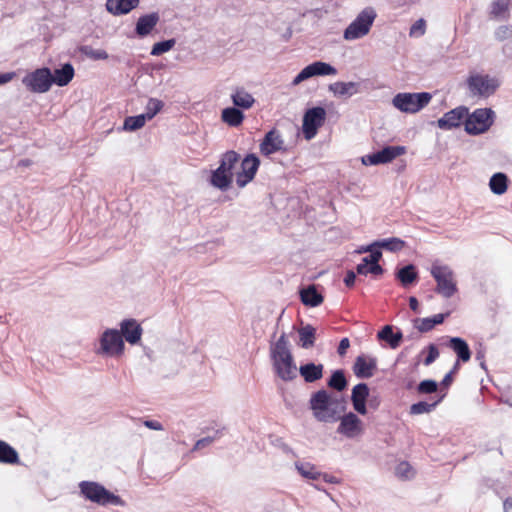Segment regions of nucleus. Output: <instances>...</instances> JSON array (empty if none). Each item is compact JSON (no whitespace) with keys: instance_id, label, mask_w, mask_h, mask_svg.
<instances>
[{"instance_id":"nucleus-35","label":"nucleus","mask_w":512,"mask_h":512,"mask_svg":"<svg viewBox=\"0 0 512 512\" xmlns=\"http://www.w3.org/2000/svg\"><path fill=\"white\" fill-rule=\"evenodd\" d=\"M0 463L18 464V452L7 442L0 440Z\"/></svg>"},{"instance_id":"nucleus-58","label":"nucleus","mask_w":512,"mask_h":512,"mask_svg":"<svg viewBox=\"0 0 512 512\" xmlns=\"http://www.w3.org/2000/svg\"><path fill=\"white\" fill-rule=\"evenodd\" d=\"M384 272L383 268L379 265V263H371L369 264V273L373 275H382Z\"/></svg>"},{"instance_id":"nucleus-1","label":"nucleus","mask_w":512,"mask_h":512,"mask_svg":"<svg viewBox=\"0 0 512 512\" xmlns=\"http://www.w3.org/2000/svg\"><path fill=\"white\" fill-rule=\"evenodd\" d=\"M270 357L275 374L283 381H292L297 377V367L289 348L285 333L270 347Z\"/></svg>"},{"instance_id":"nucleus-2","label":"nucleus","mask_w":512,"mask_h":512,"mask_svg":"<svg viewBox=\"0 0 512 512\" xmlns=\"http://www.w3.org/2000/svg\"><path fill=\"white\" fill-rule=\"evenodd\" d=\"M309 408L314 418L324 423L338 421L340 414L344 410V407H340L339 401L332 398L324 389L318 390L311 395Z\"/></svg>"},{"instance_id":"nucleus-21","label":"nucleus","mask_w":512,"mask_h":512,"mask_svg":"<svg viewBox=\"0 0 512 512\" xmlns=\"http://www.w3.org/2000/svg\"><path fill=\"white\" fill-rule=\"evenodd\" d=\"M328 90L333 93L335 97L349 98L361 92V85L358 82L337 81L330 84Z\"/></svg>"},{"instance_id":"nucleus-11","label":"nucleus","mask_w":512,"mask_h":512,"mask_svg":"<svg viewBox=\"0 0 512 512\" xmlns=\"http://www.w3.org/2000/svg\"><path fill=\"white\" fill-rule=\"evenodd\" d=\"M325 119L326 111L323 107H313L305 112L302 131L306 140H311L316 136L318 129L324 124Z\"/></svg>"},{"instance_id":"nucleus-49","label":"nucleus","mask_w":512,"mask_h":512,"mask_svg":"<svg viewBox=\"0 0 512 512\" xmlns=\"http://www.w3.org/2000/svg\"><path fill=\"white\" fill-rule=\"evenodd\" d=\"M426 32V21L423 18L415 21L409 30L410 37H421Z\"/></svg>"},{"instance_id":"nucleus-61","label":"nucleus","mask_w":512,"mask_h":512,"mask_svg":"<svg viewBox=\"0 0 512 512\" xmlns=\"http://www.w3.org/2000/svg\"><path fill=\"white\" fill-rule=\"evenodd\" d=\"M409 306L410 308L414 311V312H418V307H419V303H418V300L417 298L415 297H410L409 298Z\"/></svg>"},{"instance_id":"nucleus-60","label":"nucleus","mask_w":512,"mask_h":512,"mask_svg":"<svg viewBox=\"0 0 512 512\" xmlns=\"http://www.w3.org/2000/svg\"><path fill=\"white\" fill-rule=\"evenodd\" d=\"M14 77V73H0V85L6 84Z\"/></svg>"},{"instance_id":"nucleus-16","label":"nucleus","mask_w":512,"mask_h":512,"mask_svg":"<svg viewBox=\"0 0 512 512\" xmlns=\"http://www.w3.org/2000/svg\"><path fill=\"white\" fill-rule=\"evenodd\" d=\"M260 153L270 156L279 151H284V140L281 133L276 129L268 131L259 145Z\"/></svg>"},{"instance_id":"nucleus-44","label":"nucleus","mask_w":512,"mask_h":512,"mask_svg":"<svg viewBox=\"0 0 512 512\" xmlns=\"http://www.w3.org/2000/svg\"><path fill=\"white\" fill-rule=\"evenodd\" d=\"M328 386L337 391H343L346 388L347 380L343 370H336L333 372L328 381Z\"/></svg>"},{"instance_id":"nucleus-3","label":"nucleus","mask_w":512,"mask_h":512,"mask_svg":"<svg viewBox=\"0 0 512 512\" xmlns=\"http://www.w3.org/2000/svg\"><path fill=\"white\" fill-rule=\"evenodd\" d=\"M79 489L81 495L98 505L107 506H124L125 502L123 499L107 490L102 484L94 481H81L79 483Z\"/></svg>"},{"instance_id":"nucleus-38","label":"nucleus","mask_w":512,"mask_h":512,"mask_svg":"<svg viewBox=\"0 0 512 512\" xmlns=\"http://www.w3.org/2000/svg\"><path fill=\"white\" fill-rule=\"evenodd\" d=\"M298 333L303 348L308 349L314 345L316 329L312 325L307 324L303 326L299 329Z\"/></svg>"},{"instance_id":"nucleus-30","label":"nucleus","mask_w":512,"mask_h":512,"mask_svg":"<svg viewBox=\"0 0 512 512\" xmlns=\"http://www.w3.org/2000/svg\"><path fill=\"white\" fill-rule=\"evenodd\" d=\"M245 116L237 107H227L222 110L221 119L224 123L231 127H238L242 124Z\"/></svg>"},{"instance_id":"nucleus-59","label":"nucleus","mask_w":512,"mask_h":512,"mask_svg":"<svg viewBox=\"0 0 512 512\" xmlns=\"http://www.w3.org/2000/svg\"><path fill=\"white\" fill-rule=\"evenodd\" d=\"M320 478H322L323 481L326 483L338 484L340 482V480L337 477L326 473H322V476Z\"/></svg>"},{"instance_id":"nucleus-25","label":"nucleus","mask_w":512,"mask_h":512,"mask_svg":"<svg viewBox=\"0 0 512 512\" xmlns=\"http://www.w3.org/2000/svg\"><path fill=\"white\" fill-rule=\"evenodd\" d=\"M300 299L305 306L309 307H317L324 300L314 284L300 290Z\"/></svg>"},{"instance_id":"nucleus-5","label":"nucleus","mask_w":512,"mask_h":512,"mask_svg":"<svg viewBox=\"0 0 512 512\" xmlns=\"http://www.w3.org/2000/svg\"><path fill=\"white\" fill-rule=\"evenodd\" d=\"M430 273L435 279L437 285L435 291L445 298L452 297L457 291L456 281L452 269L447 265L434 262Z\"/></svg>"},{"instance_id":"nucleus-36","label":"nucleus","mask_w":512,"mask_h":512,"mask_svg":"<svg viewBox=\"0 0 512 512\" xmlns=\"http://www.w3.org/2000/svg\"><path fill=\"white\" fill-rule=\"evenodd\" d=\"M396 278L404 287H407L418 278V273L415 266L413 264H409L397 271Z\"/></svg>"},{"instance_id":"nucleus-27","label":"nucleus","mask_w":512,"mask_h":512,"mask_svg":"<svg viewBox=\"0 0 512 512\" xmlns=\"http://www.w3.org/2000/svg\"><path fill=\"white\" fill-rule=\"evenodd\" d=\"M74 77V68L72 64L66 63L60 69H55L52 73V84L60 87L68 85Z\"/></svg>"},{"instance_id":"nucleus-6","label":"nucleus","mask_w":512,"mask_h":512,"mask_svg":"<svg viewBox=\"0 0 512 512\" xmlns=\"http://www.w3.org/2000/svg\"><path fill=\"white\" fill-rule=\"evenodd\" d=\"M432 99V95L428 92L420 93H398L392 99L395 108L404 113H417L426 107Z\"/></svg>"},{"instance_id":"nucleus-19","label":"nucleus","mask_w":512,"mask_h":512,"mask_svg":"<svg viewBox=\"0 0 512 512\" xmlns=\"http://www.w3.org/2000/svg\"><path fill=\"white\" fill-rule=\"evenodd\" d=\"M377 368V359L375 357H367L359 355L354 362L353 372L357 378L367 379L374 375Z\"/></svg>"},{"instance_id":"nucleus-28","label":"nucleus","mask_w":512,"mask_h":512,"mask_svg":"<svg viewBox=\"0 0 512 512\" xmlns=\"http://www.w3.org/2000/svg\"><path fill=\"white\" fill-rule=\"evenodd\" d=\"M448 346L457 354L458 360L467 362L471 358V351L467 342L460 337H451Z\"/></svg>"},{"instance_id":"nucleus-12","label":"nucleus","mask_w":512,"mask_h":512,"mask_svg":"<svg viewBox=\"0 0 512 512\" xmlns=\"http://www.w3.org/2000/svg\"><path fill=\"white\" fill-rule=\"evenodd\" d=\"M337 69L329 63L316 61L304 67L293 79L292 85H299L301 82L314 76L336 75Z\"/></svg>"},{"instance_id":"nucleus-34","label":"nucleus","mask_w":512,"mask_h":512,"mask_svg":"<svg viewBox=\"0 0 512 512\" xmlns=\"http://www.w3.org/2000/svg\"><path fill=\"white\" fill-rule=\"evenodd\" d=\"M378 338L380 340H384L389 343L392 349L397 348L400 345V342L403 338V335L400 331L397 333L393 332L392 326L386 325L378 332Z\"/></svg>"},{"instance_id":"nucleus-43","label":"nucleus","mask_w":512,"mask_h":512,"mask_svg":"<svg viewBox=\"0 0 512 512\" xmlns=\"http://www.w3.org/2000/svg\"><path fill=\"white\" fill-rule=\"evenodd\" d=\"M146 118L143 114L136 116H128L124 120L123 130L125 131H136L142 128L146 123Z\"/></svg>"},{"instance_id":"nucleus-9","label":"nucleus","mask_w":512,"mask_h":512,"mask_svg":"<svg viewBox=\"0 0 512 512\" xmlns=\"http://www.w3.org/2000/svg\"><path fill=\"white\" fill-rule=\"evenodd\" d=\"M22 83L32 93H46L52 86V72L47 67L38 68L27 73Z\"/></svg>"},{"instance_id":"nucleus-52","label":"nucleus","mask_w":512,"mask_h":512,"mask_svg":"<svg viewBox=\"0 0 512 512\" xmlns=\"http://www.w3.org/2000/svg\"><path fill=\"white\" fill-rule=\"evenodd\" d=\"M439 357V351L436 345L429 344L428 346V355L424 359L423 363L425 366L431 365L437 358Z\"/></svg>"},{"instance_id":"nucleus-22","label":"nucleus","mask_w":512,"mask_h":512,"mask_svg":"<svg viewBox=\"0 0 512 512\" xmlns=\"http://www.w3.org/2000/svg\"><path fill=\"white\" fill-rule=\"evenodd\" d=\"M159 14L152 12L149 14L142 15L136 22L135 32L139 37H145L151 33L159 22Z\"/></svg>"},{"instance_id":"nucleus-17","label":"nucleus","mask_w":512,"mask_h":512,"mask_svg":"<svg viewBox=\"0 0 512 512\" xmlns=\"http://www.w3.org/2000/svg\"><path fill=\"white\" fill-rule=\"evenodd\" d=\"M468 115V108L465 106L456 107L446 112L443 117L438 119L437 125L440 129L450 130L452 128L459 127L462 121Z\"/></svg>"},{"instance_id":"nucleus-64","label":"nucleus","mask_w":512,"mask_h":512,"mask_svg":"<svg viewBox=\"0 0 512 512\" xmlns=\"http://www.w3.org/2000/svg\"><path fill=\"white\" fill-rule=\"evenodd\" d=\"M476 359L479 360V361L484 360V352L483 351H478L476 353Z\"/></svg>"},{"instance_id":"nucleus-48","label":"nucleus","mask_w":512,"mask_h":512,"mask_svg":"<svg viewBox=\"0 0 512 512\" xmlns=\"http://www.w3.org/2000/svg\"><path fill=\"white\" fill-rule=\"evenodd\" d=\"M395 473L401 479H410L414 475L411 465L406 461L397 465Z\"/></svg>"},{"instance_id":"nucleus-26","label":"nucleus","mask_w":512,"mask_h":512,"mask_svg":"<svg viewBox=\"0 0 512 512\" xmlns=\"http://www.w3.org/2000/svg\"><path fill=\"white\" fill-rule=\"evenodd\" d=\"M323 365L315 363H307L301 365L299 368L300 375L304 378L305 382L313 383L323 377Z\"/></svg>"},{"instance_id":"nucleus-13","label":"nucleus","mask_w":512,"mask_h":512,"mask_svg":"<svg viewBox=\"0 0 512 512\" xmlns=\"http://www.w3.org/2000/svg\"><path fill=\"white\" fill-rule=\"evenodd\" d=\"M340 421L337 427V433L345 436L348 439H354L363 434L364 428L361 419L353 412L340 415Z\"/></svg>"},{"instance_id":"nucleus-41","label":"nucleus","mask_w":512,"mask_h":512,"mask_svg":"<svg viewBox=\"0 0 512 512\" xmlns=\"http://www.w3.org/2000/svg\"><path fill=\"white\" fill-rule=\"evenodd\" d=\"M164 107V103L162 100L157 98H150L145 106V112L142 113L146 120L153 119Z\"/></svg>"},{"instance_id":"nucleus-31","label":"nucleus","mask_w":512,"mask_h":512,"mask_svg":"<svg viewBox=\"0 0 512 512\" xmlns=\"http://www.w3.org/2000/svg\"><path fill=\"white\" fill-rule=\"evenodd\" d=\"M240 160V155L234 151L229 150L222 154L220 159V165L219 168L223 170L224 172L230 174V176L233 178L234 173L233 170L236 166V164Z\"/></svg>"},{"instance_id":"nucleus-8","label":"nucleus","mask_w":512,"mask_h":512,"mask_svg":"<svg viewBox=\"0 0 512 512\" xmlns=\"http://www.w3.org/2000/svg\"><path fill=\"white\" fill-rule=\"evenodd\" d=\"M125 345L122 335L117 329H106L99 338L98 355L115 357L124 353Z\"/></svg>"},{"instance_id":"nucleus-39","label":"nucleus","mask_w":512,"mask_h":512,"mask_svg":"<svg viewBox=\"0 0 512 512\" xmlns=\"http://www.w3.org/2000/svg\"><path fill=\"white\" fill-rule=\"evenodd\" d=\"M442 401V397L437 399L432 403H428L426 401H419L410 406V414L411 415H420L425 413H430L435 409V407Z\"/></svg>"},{"instance_id":"nucleus-23","label":"nucleus","mask_w":512,"mask_h":512,"mask_svg":"<svg viewBox=\"0 0 512 512\" xmlns=\"http://www.w3.org/2000/svg\"><path fill=\"white\" fill-rule=\"evenodd\" d=\"M140 0H107L106 9L115 16L128 14L139 5Z\"/></svg>"},{"instance_id":"nucleus-40","label":"nucleus","mask_w":512,"mask_h":512,"mask_svg":"<svg viewBox=\"0 0 512 512\" xmlns=\"http://www.w3.org/2000/svg\"><path fill=\"white\" fill-rule=\"evenodd\" d=\"M376 244L378 248H384L390 252H398L405 246V242L396 237L376 241Z\"/></svg>"},{"instance_id":"nucleus-50","label":"nucleus","mask_w":512,"mask_h":512,"mask_svg":"<svg viewBox=\"0 0 512 512\" xmlns=\"http://www.w3.org/2000/svg\"><path fill=\"white\" fill-rule=\"evenodd\" d=\"M365 251H369L370 255L364 257L363 259H367L369 264L378 263L380 258L382 257V252L380 248L377 247L376 241L368 246H366Z\"/></svg>"},{"instance_id":"nucleus-15","label":"nucleus","mask_w":512,"mask_h":512,"mask_svg":"<svg viewBox=\"0 0 512 512\" xmlns=\"http://www.w3.org/2000/svg\"><path fill=\"white\" fill-rule=\"evenodd\" d=\"M405 152L404 146H386L380 151L363 156L362 163L366 166L389 163Z\"/></svg>"},{"instance_id":"nucleus-7","label":"nucleus","mask_w":512,"mask_h":512,"mask_svg":"<svg viewBox=\"0 0 512 512\" xmlns=\"http://www.w3.org/2000/svg\"><path fill=\"white\" fill-rule=\"evenodd\" d=\"M493 123L494 111L490 108H478L467 115L465 131L470 135H479L488 131Z\"/></svg>"},{"instance_id":"nucleus-33","label":"nucleus","mask_w":512,"mask_h":512,"mask_svg":"<svg viewBox=\"0 0 512 512\" xmlns=\"http://www.w3.org/2000/svg\"><path fill=\"white\" fill-rule=\"evenodd\" d=\"M490 190L496 195H502L508 188V177L502 172L493 174L489 180Z\"/></svg>"},{"instance_id":"nucleus-45","label":"nucleus","mask_w":512,"mask_h":512,"mask_svg":"<svg viewBox=\"0 0 512 512\" xmlns=\"http://www.w3.org/2000/svg\"><path fill=\"white\" fill-rule=\"evenodd\" d=\"M175 44L176 40L174 38L157 42L152 46L150 54L152 56H160L170 51L175 46Z\"/></svg>"},{"instance_id":"nucleus-54","label":"nucleus","mask_w":512,"mask_h":512,"mask_svg":"<svg viewBox=\"0 0 512 512\" xmlns=\"http://www.w3.org/2000/svg\"><path fill=\"white\" fill-rule=\"evenodd\" d=\"M356 271L359 275H367L369 273V262L367 259H362L356 267Z\"/></svg>"},{"instance_id":"nucleus-32","label":"nucleus","mask_w":512,"mask_h":512,"mask_svg":"<svg viewBox=\"0 0 512 512\" xmlns=\"http://www.w3.org/2000/svg\"><path fill=\"white\" fill-rule=\"evenodd\" d=\"M448 316V313L446 314H436L432 317H426L415 320V327L420 331L421 333L428 332L432 330L436 325L443 323L445 317Z\"/></svg>"},{"instance_id":"nucleus-42","label":"nucleus","mask_w":512,"mask_h":512,"mask_svg":"<svg viewBox=\"0 0 512 512\" xmlns=\"http://www.w3.org/2000/svg\"><path fill=\"white\" fill-rule=\"evenodd\" d=\"M510 0H493L490 6V14L494 18H505L508 12Z\"/></svg>"},{"instance_id":"nucleus-20","label":"nucleus","mask_w":512,"mask_h":512,"mask_svg":"<svg viewBox=\"0 0 512 512\" xmlns=\"http://www.w3.org/2000/svg\"><path fill=\"white\" fill-rule=\"evenodd\" d=\"M369 397V387L366 383H358L352 389L351 402L354 410L360 415L367 413V399Z\"/></svg>"},{"instance_id":"nucleus-37","label":"nucleus","mask_w":512,"mask_h":512,"mask_svg":"<svg viewBox=\"0 0 512 512\" xmlns=\"http://www.w3.org/2000/svg\"><path fill=\"white\" fill-rule=\"evenodd\" d=\"M295 468L299 472V474L307 479L317 480L320 479L322 473L317 470L316 466L309 462H296Z\"/></svg>"},{"instance_id":"nucleus-57","label":"nucleus","mask_w":512,"mask_h":512,"mask_svg":"<svg viewBox=\"0 0 512 512\" xmlns=\"http://www.w3.org/2000/svg\"><path fill=\"white\" fill-rule=\"evenodd\" d=\"M356 274L354 271L349 270L347 271L345 277H344V283L347 287H352L355 283Z\"/></svg>"},{"instance_id":"nucleus-4","label":"nucleus","mask_w":512,"mask_h":512,"mask_svg":"<svg viewBox=\"0 0 512 512\" xmlns=\"http://www.w3.org/2000/svg\"><path fill=\"white\" fill-rule=\"evenodd\" d=\"M376 17L377 13L373 7L364 8L344 30L343 38L353 41L365 37L370 32Z\"/></svg>"},{"instance_id":"nucleus-56","label":"nucleus","mask_w":512,"mask_h":512,"mask_svg":"<svg viewBox=\"0 0 512 512\" xmlns=\"http://www.w3.org/2000/svg\"><path fill=\"white\" fill-rule=\"evenodd\" d=\"M349 346H350V341L348 338L341 339L339 346H338V350H337L338 354L340 356L345 355Z\"/></svg>"},{"instance_id":"nucleus-10","label":"nucleus","mask_w":512,"mask_h":512,"mask_svg":"<svg viewBox=\"0 0 512 512\" xmlns=\"http://www.w3.org/2000/svg\"><path fill=\"white\" fill-rule=\"evenodd\" d=\"M467 86L474 96L489 97L500 86V81L489 75L475 74L467 79Z\"/></svg>"},{"instance_id":"nucleus-46","label":"nucleus","mask_w":512,"mask_h":512,"mask_svg":"<svg viewBox=\"0 0 512 512\" xmlns=\"http://www.w3.org/2000/svg\"><path fill=\"white\" fill-rule=\"evenodd\" d=\"M80 52L92 60H106L108 53L103 49H94L89 45L82 46Z\"/></svg>"},{"instance_id":"nucleus-63","label":"nucleus","mask_w":512,"mask_h":512,"mask_svg":"<svg viewBox=\"0 0 512 512\" xmlns=\"http://www.w3.org/2000/svg\"><path fill=\"white\" fill-rule=\"evenodd\" d=\"M503 507L505 512H508V510L512 508V499L507 498L503 503Z\"/></svg>"},{"instance_id":"nucleus-24","label":"nucleus","mask_w":512,"mask_h":512,"mask_svg":"<svg viewBox=\"0 0 512 512\" xmlns=\"http://www.w3.org/2000/svg\"><path fill=\"white\" fill-rule=\"evenodd\" d=\"M231 100L233 105L240 110L250 109L255 103V98L252 96V94H250L242 87H237L234 89L233 93L231 94Z\"/></svg>"},{"instance_id":"nucleus-29","label":"nucleus","mask_w":512,"mask_h":512,"mask_svg":"<svg viewBox=\"0 0 512 512\" xmlns=\"http://www.w3.org/2000/svg\"><path fill=\"white\" fill-rule=\"evenodd\" d=\"M232 182L233 178L230 174L224 172L219 167L211 173L210 184L221 191L228 190Z\"/></svg>"},{"instance_id":"nucleus-47","label":"nucleus","mask_w":512,"mask_h":512,"mask_svg":"<svg viewBox=\"0 0 512 512\" xmlns=\"http://www.w3.org/2000/svg\"><path fill=\"white\" fill-rule=\"evenodd\" d=\"M438 384L435 380L427 379L423 380L417 386V391L419 394H432L437 391Z\"/></svg>"},{"instance_id":"nucleus-53","label":"nucleus","mask_w":512,"mask_h":512,"mask_svg":"<svg viewBox=\"0 0 512 512\" xmlns=\"http://www.w3.org/2000/svg\"><path fill=\"white\" fill-rule=\"evenodd\" d=\"M216 438L215 437H211V436H208V437H205V438H202V439H199L194 447H193V451H196V450H199L205 446H208L209 444H211Z\"/></svg>"},{"instance_id":"nucleus-18","label":"nucleus","mask_w":512,"mask_h":512,"mask_svg":"<svg viewBox=\"0 0 512 512\" xmlns=\"http://www.w3.org/2000/svg\"><path fill=\"white\" fill-rule=\"evenodd\" d=\"M119 326L122 339H125L131 345H136L140 342L143 329L135 319H124L120 322Z\"/></svg>"},{"instance_id":"nucleus-55","label":"nucleus","mask_w":512,"mask_h":512,"mask_svg":"<svg viewBox=\"0 0 512 512\" xmlns=\"http://www.w3.org/2000/svg\"><path fill=\"white\" fill-rule=\"evenodd\" d=\"M143 424L147 428L152 429V430H156V431H162L164 429L163 425L159 421H156V420H145L143 422Z\"/></svg>"},{"instance_id":"nucleus-14","label":"nucleus","mask_w":512,"mask_h":512,"mask_svg":"<svg viewBox=\"0 0 512 512\" xmlns=\"http://www.w3.org/2000/svg\"><path fill=\"white\" fill-rule=\"evenodd\" d=\"M260 166V160L255 154H248L240 164V171L236 173V184L243 188L250 183Z\"/></svg>"},{"instance_id":"nucleus-62","label":"nucleus","mask_w":512,"mask_h":512,"mask_svg":"<svg viewBox=\"0 0 512 512\" xmlns=\"http://www.w3.org/2000/svg\"><path fill=\"white\" fill-rule=\"evenodd\" d=\"M451 382H452V372H449L444 376L441 384L444 386H449L451 384Z\"/></svg>"},{"instance_id":"nucleus-51","label":"nucleus","mask_w":512,"mask_h":512,"mask_svg":"<svg viewBox=\"0 0 512 512\" xmlns=\"http://www.w3.org/2000/svg\"><path fill=\"white\" fill-rule=\"evenodd\" d=\"M512 37V27L503 25L496 29L495 38L499 41H504Z\"/></svg>"}]
</instances>
